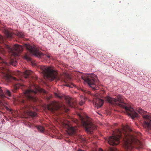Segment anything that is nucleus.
<instances>
[{
	"label": "nucleus",
	"instance_id": "obj_1",
	"mask_svg": "<svg viewBox=\"0 0 151 151\" xmlns=\"http://www.w3.org/2000/svg\"><path fill=\"white\" fill-rule=\"evenodd\" d=\"M141 136L139 132H134L131 131L127 132L123 129L122 132L119 129L117 130L116 133L114 132L113 135L110 136L107 141L111 145H117L120 142V139L122 138L124 142V147L126 151H131L134 147L133 144L142 147V144L139 140Z\"/></svg>",
	"mask_w": 151,
	"mask_h": 151
},
{
	"label": "nucleus",
	"instance_id": "obj_2",
	"mask_svg": "<svg viewBox=\"0 0 151 151\" xmlns=\"http://www.w3.org/2000/svg\"><path fill=\"white\" fill-rule=\"evenodd\" d=\"M105 99L109 104L113 105L119 106L125 109L127 114L132 118L133 119L138 117L137 113L129 104L124 102L123 97L121 95H118L116 99L112 98L109 96H107L105 97Z\"/></svg>",
	"mask_w": 151,
	"mask_h": 151
},
{
	"label": "nucleus",
	"instance_id": "obj_3",
	"mask_svg": "<svg viewBox=\"0 0 151 151\" xmlns=\"http://www.w3.org/2000/svg\"><path fill=\"white\" fill-rule=\"evenodd\" d=\"M40 91V90L38 86L32 82L30 83L29 88L24 91V93L27 99L36 102L37 99L34 96V95Z\"/></svg>",
	"mask_w": 151,
	"mask_h": 151
},
{
	"label": "nucleus",
	"instance_id": "obj_4",
	"mask_svg": "<svg viewBox=\"0 0 151 151\" xmlns=\"http://www.w3.org/2000/svg\"><path fill=\"white\" fill-rule=\"evenodd\" d=\"M40 69L42 71L44 76L51 81L55 79H60L57 72L50 67L43 65L40 66Z\"/></svg>",
	"mask_w": 151,
	"mask_h": 151
},
{
	"label": "nucleus",
	"instance_id": "obj_5",
	"mask_svg": "<svg viewBox=\"0 0 151 151\" xmlns=\"http://www.w3.org/2000/svg\"><path fill=\"white\" fill-rule=\"evenodd\" d=\"M24 46L29 52V53L28 52L24 56V58L27 61H31V58L30 57L32 55H34L37 57H40L43 55V54L40 52L35 46H32L29 44H25Z\"/></svg>",
	"mask_w": 151,
	"mask_h": 151
},
{
	"label": "nucleus",
	"instance_id": "obj_6",
	"mask_svg": "<svg viewBox=\"0 0 151 151\" xmlns=\"http://www.w3.org/2000/svg\"><path fill=\"white\" fill-rule=\"evenodd\" d=\"M136 110L142 115L144 119V127L148 130L151 131V114L147 112L141 108H137Z\"/></svg>",
	"mask_w": 151,
	"mask_h": 151
},
{
	"label": "nucleus",
	"instance_id": "obj_7",
	"mask_svg": "<svg viewBox=\"0 0 151 151\" xmlns=\"http://www.w3.org/2000/svg\"><path fill=\"white\" fill-rule=\"evenodd\" d=\"M81 78L90 87L94 90L96 89L95 88L97 81L96 75L94 74H86L82 76Z\"/></svg>",
	"mask_w": 151,
	"mask_h": 151
},
{
	"label": "nucleus",
	"instance_id": "obj_8",
	"mask_svg": "<svg viewBox=\"0 0 151 151\" xmlns=\"http://www.w3.org/2000/svg\"><path fill=\"white\" fill-rule=\"evenodd\" d=\"M82 124L85 127V131L88 134H91L96 129V127L93 122L89 120L84 121L82 120Z\"/></svg>",
	"mask_w": 151,
	"mask_h": 151
},
{
	"label": "nucleus",
	"instance_id": "obj_9",
	"mask_svg": "<svg viewBox=\"0 0 151 151\" xmlns=\"http://www.w3.org/2000/svg\"><path fill=\"white\" fill-rule=\"evenodd\" d=\"M21 103L24 104L23 108L24 109V114L28 116H35L37 115L36 113L33 111H30L29 109L31 107L27 104V101L24 100H22Z\"/></svg>",
	"mask_w": 151,
	"mask_h": 151
},
{
	"label": "nucleus",
	"instance_id": "obj_10",
	"mask_svg": "<svg viewBox=\"0 0 151 151\" xmlns=\"http://www.w3.org/2000/svg\"><path fill=\"white\" fill-rule=\"evenodd\" d=\"M47 109L49 110L53 113L55 111L59 109L62 110V109H65L66 106L63 104H62L61 105L58 103L55 102L53 105L48 106H47Z\"/></svg>",
	"mask_w": 151,
	"mask_h": 151
},
{
	"label": "nucleus",
	"instance_id": "obj_11",
	"mask_svg": "<svg viewBox=\"0 0 151 151\" xmlns=\"http://www.w3.org/2000/svg\"><path fill=\"white\" fill-rule=\"evenodd\" d=\"M4 47L6 48L11 51L14 55L17 56L19 53L21 52L23 50V47L22 46L17 44L14 45L13 47V50H14L15 52H14L9 45H5Z\"/></svg>",
	"mask_w": 151,
	"mask_h": 151
},
{
	"label": "nucleus",
	"instance_id": "obj_12",
	"mask_svg": "<svg viewBox=\"0 0 151 151\" xmlns=\"http://www.w3.org/2000/svg\"><path fill=\"white\" fill-rule=\"evenodd\" d=\"M3 31L8 38H11L13 37V35H15L19 37H24V35L23 33L18 31H16L15 32H13L11 29H9L6 28H4Z\"/></svg>",
	"mask_w": 151,
	"mask_h": 151
},
{
	"label": "nucleus",
	"instance_id": "obj_13",
	"mask_svg": "<svg viewBox=\"0 0 151 151\" xmlns=\"http://www.w3.org/2000/svg\"><path fill=\"white\" fill-rule=\"evenodd\" d=\"M62 78L63 81L66 83L65 86L70 88L76 86L75 85L71 82V77L69 74L65 73Z\"/></svg>",
	"mask_w": 151,
	"mask_h": 151
},
{
	"label": "nucleus",
	"instance_id": "obj_14",
	"mask_svg": "<svg viewBox=\"0 0 151 151\" xmlns=\"http://www.w3.org/2000/svg\"><path fill=\"white\" fill-rule=\"evenodd\" d=\"M54 94L55 96L60 99H62L63 98L64 99L66 100L67 102H68V105H69L70 106L73 107H76L75 104L73 103L72 100L70 97L65 96H64L63 97L62 96L60 95L59 94H58L57 93H55Z\"/></svg>",
	"mask_w": 151,
	"mask_h": 151
},
{
	"label": "nucleus",
	"instance_id": "obj_15",
	"mask_svg": "<svg viewBox=\"0 0 151 151\" xmlns=\"http://www.w3.org/2000/svg\"><path fill=\"white\" fill-rule=\"evenodd\" d=\"M33 72L30 70H27L24 72V76L25 78H32L34 80H37V77H34L32 75Z\"/></svg>",
	"mask_w": 151,
	"mask_h": 151
},
{
	"label": "nucleus",
	"instance_id": "obj_16",
	"mask_svg": "<svg viewBox=\"0 0 151 151\" xmlns=\"http://www.w3.org/2000/svg\"><path fill=\"white\" fill-rule=\"evenodd\" d=\"M93 103L97 106L98 108H100L103 105L104 100L102 99L98 98H96L94 99Z\"/></svg>",
	"mask_w": 151,
	"mask_h": 151
},
{
	"label": "nucleus",
	"instance_id": "obj_17",
	"mask_svg": "<svg viewBox=\"0 0 151 151\" xmlns=\"http://www.w3.org/2000/svg\"><path fill=\"white\" fill-rule=\"evenodd\" d=\"M63 124H65L66 126L68 128V133L70 135H72L76 133L77 130V128L76 127H70L68 124L63 123Z\"/></svg>",
	"mask_w": 151,
	"mask_h": 151
},
{
	"label": "nucleus",
	"instance_id": "obj_18",
	"mask_svg": "<svg viewBox=\"0 0 151 151\" xmlns=\"http://www.w3.org/2000/svg\"><path fill=\"white\" fill-rule=\"evenodd\" d=\"M7 104H3L2 102H0V109L3 110L5 108L6 109L9 111H11L12 110L11 109H9L8 106H6Z\"/></svg>",
	"mask_w": 151,
	"mask_h": 151
},
{
	"label": "nucleus",
	"instance_id": "obj_19",
	"mask_svg": "<svg viewBox=\"0 0 151 151\" xmlns=\"http://www.w3.org/2000/svg\"><path fill=\"white\" fill-rule=\"evenodd\" d=\"M9 64L13 66H15L17 64V62L15 59H11L10 60Z\"/></svg>",
	"mask_w": 151,
	"mask_h": 151
},
{
	"label": "nucleus",
	"instance_id": "obj_20",
	"mask_svg": "<svg viewBox=\"0 0 151 151\" xmlns=\"http://www.w3.org/2000/svg\"><path fill=\"white\" fill-rule=\"evenodd\" d=\"M0 96L1 98H4L6 97L5 95L4 94L2 90L1 89V88L0 86Z\"/></svg>",
	"mask_w": 151,
	"mask_h": 151
},
{
	"label": "nucleus",
	"instance_id": "obj_21",
	"mask_svg": "<svg viewBox=\"0 0 151 151\" xmlns=\"http://www.w3.org/2000/svg\"><path fill=\"white\" fill-rule=\"evenodd\" d=\"M37 128L39 131H40L41 132H43L44 130V127L40 126H37Z\"/></svg>",
	"mask_w": 151,
	"mask_h": 151
},
{
	"label": "nucleus",
	"instance_id": "obj_22",
	"mask_svg": "<svg viewBox=\"0 0 151 151\" xmlns=\"http://www.w3.org/2000/svg\"><path fill=\"white\" fill-rule=\"evenodd\" d=\"M80 89L85 94H91V93L89 91L82 89L81 88Z\"/></svg>",
	"mask_w": 151,
	"mask_h": 151
},
{
	"label": "nucleus",
	"instance_id": "obj_23",
	"mask_svg": "<svg viewBox=\"0 0 151 151\" xmlns=\"http://www.w3.org/2000/svg\"><path fill=\"white\" fill-rule=\"evenodd\" d=\"M5 94L9 96H11V93L10 91L8 90H6L5 92Z\"/></svg>",
	"mask_w": 151,
	"mask_h": 151
},
{
	"label": "nucleus",
	"instance_id": "obj_24",
	"mask_svg": "<svg viewBox=\"0 0 151 151\" xmlns=\"http://www.w3.org/2000/svg\"><path fill=\"white\" fill-rule=\"evenodd\" d=\"M109 151H118L116 148H109Z\"/></svg>",
	"mask_w": 151,
	"mask_h": 151
},
{
	"label": "nucleus",
	"instance_id": "obj_25",
	"mask_svg": "<svg viewBox=\"0 0 151 151\" xmlns=\"http://www.w3.org/2000/svg\"><path fill=\"white\" fill-rule=\"evenodd\" d=\"M3 37L2 36L0 35V43L3 42Z\"/></svg>",
	"mask_w": 151,
	"mask_h": 151
},
{
	"label": "nucleus",
	"instance_id": "obj_26",
	"mask_svg": "<svg viewBox=\"0 0 151 151\" xmlns=\"http://www.w3.org/2000/svg\"><path fill=\"white\" fill-rule=\"evenodd\" d=\"M4 49L1 46H0V51L2 53H4Z\"/></svg>",
	"mask_w": 151,
	"mask_h": 151
},
{
	"label": "nucleus",
	"instance_id": "obj_27",
	"mask_svg": "<svg viewBox=\"0 0 151 151\" xmlns=\"http://www.w3.org/2000/svg\"><path fill=\"white\" fill-rule=\"evenodd\" d=\"M84 103V101H81L79 102V104L81 106Z\"/></svg>",
	"mask_w": 151,
	"mask_h": 151
},
{
	"label": "nucleus",
	"instance_id": "obj_28",
	"mask_svg": "<svg viewBox=\"0 0 151 151\" xmlns=\"http://www.w3.org/2000/svg\"><path fill=\"white\" fill-rule=\"evenodd\" d=\"M46 56L50 60L51 58L52 57L50 56V55L49 54L47 55Z\"/></svg>",
	"mask_w": 151,
	"mask_h": 151
},
{
	"label": "nucleus",
	"instance_id": "obj_29",
	"mask_svg": "<svg viewBox=\"0 0 151 151\" xmlns=\"http://www.w3.org/2000/svg\"><path fill=\"white\" fill-rule=\"evenodd\" d=\"M77 151H85L83 150H81V149H78V150Z\"/></svg>",
	"mask_w": 151,
	"mask_h": 151
},
{
	"label": "nucleus",
	"instance_id": "obj_30",
	"mask_svg": "<svg viewBox=\"0 0 151 151\" xmlns=\"http://www.w3.org/2000/svg\"><path fill=\"white\" fill-rule=\"evenodd\" d=\"M99 151H104L102 149L100 148L99 149Z\"/></svg>",
	"mask_w": 151,
	"mask_h": 151
},
{
	"label": "nucleus",
	"instance_id": "obj_31",
	"mask_svg": "<svg viewBox=\"0 0 151 151\" xmlns=\"http://www.w3.org/2000/svg\"><path fill=\"white\" fill-rule=\"evenodd\" d=\"M43 92L44 93H47L46 91L45 90H44Z\"/></svg>",
	"mask_w": 151,
	"mask_h": 151
}]
</instances>
